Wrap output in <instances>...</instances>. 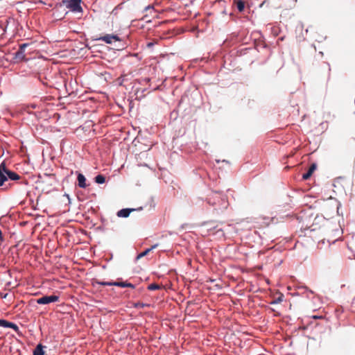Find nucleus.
<instances>
[{
  "label": "nucleus",
  "mask_w": 355,
  "mask_h": 355,
  "mask_svg": "<svg viewBox=\"0 0 355 355\" xmlns=\"http://www.w3.org/2000/svg\"><path fill=\"white\" fill-rule=\"evenodd\" d=\"M6 29H7V26H6V27L4 28V30H3L4 33H6Z\"/></svg>",
  "instance_id": "nucleus-24"
},
{
  "label": "nucleus",
  "mask_w": 355,
  "mask_h": 355,
  "mask_svg": "<svg viewBox=\"0 0 355 355\" xmlns=\"http://www.w3.org/2000/svg\"><path fill=\"white\" fill-rule=\"evenodd\" d=\"M59 300V296L52 295H44L36 300V302L39 304H48L52 302H56Z\"/></svg>",
  "instance_id": "nucleus-4"
},
{
  "label": "nucleus",
  "mask_w": 355,
  "mask_h": 355,
  "mask_svg": "<svg viewBox=\"0 0 355 355\" xmlns=\"http://www.w3.org/2000/svg\"><path fill=\"white\" fill-rule=\"evenodd\" d=\"M160 288H161V286L157 284H151L148 285V289L150 291L157 290V289H159Z\"/></svg>",
  "instance_id": "nucleus-17"
},
{
  "label": "nucleus",
  "mask_w": 355,
  "mask_h": 355,
  "mask_svg": "<svg viewBox=\"0 0 355 355\" xmlns=\"http://www.w3.org/2000/svg\"><path fill=\"white\" fill-rule=\"evenodd\" d=\"M133 211H135L134 209H122L117 212V216L121 218H127Z\"/></svg>",
  "instance_id": "nucleus-10"
},
{
  "label": "nucleus",
  "mask_w": 355,
  "mask_h": 355,
  "mask_svg": "<svg viewBox=\"0 0 355 355\" xmlns=\"http://www.w3.org/2000/svg\"><path fill=\"white\" fill-rule=\"evenodd\" d=\"M1 65H4V63L3 62V58H1Z\"/></svg>",
  "instance_id": "nucleus-23"
},
{
  "label": "nucleus",
  "mask_w": 355,
  "mask_h": 355,
  "mask_svg": "<svg viewBox=\"0 0 355 355\" xmlns=\"http://www.w3.org/2000/svg\"><path fill=\"white\" fill-rule=\"evenodd\" d=\"M45 176L50 179L51 182H55L56 178L54 174H45Z\"/></svg>",
  "instance_id": "nucleus-18"
},
{
  "label": "nucleus",
  "mask_w": 355,
  "mask_h": 355,
  "mask_svg": "<svg viewBox=\"0 0 355 355\" xmlns=\"http://www.w3.org/2000/svg\"><path fill=\"white\" fill-rule=\"evenodd\" d=\"M125 287L134 288L135 286L132 284H131V283L126 282Z\"/></svg>",
  "instance_id": "nucleus-21"
},
{
  "label": "nucleus",
  "mask_w": 355,
  "mask_h": 355,
  "mask_svg": "<svg viewBox=\"0 0 355 355\" xmlns=\"http://www.w3.org/2000/svg\"><path fill=\"white\" fill-rule=\"evenodd\" d=\"M21 178L18 173L8 169L5 163L1 162V191L9 189L13 185L12 181H17Z\"/></svg>",
  "instance_id": "nucleus-3"
},
{
  "label": "nucleus",
  "mask_w": 355,
  "mask_h": 355,
  "mask_svg": "<svg viewBox=\"0 0 355 355\" xmlns=\"http://www.w3.org/2000/svg\"><path fill=\"white\" fill-rule=\"evenodd\" d=\"M99 40H102L107 44H112L113 41H121V39L116 35H105L103 37H101Z\"/></svg>",
  "instance_id": "nucleus-6"
},
{
  "label": "nucleus",
  "mask_w": 355,
  "mask_h": 355,
  "mask_svg": "<svg viewBox=\"0 0 355 355\" xmlns=\"http://www.w3.org/2000/svg\"><path fill=\"white\" fill-rule=\"evenodd\" d=\"M207 201V203L213 207V213L216 215L223 214L229 206L227 197L216 191L209 194Z\"/></svg>",
  "instance_id": "nucleus-1"
},
{
  "label": "nucleus",
  "mask_w": 355,
  "mask_h": 355,
  "mask_svg": "<svg viewBox=\"0 0 355 355\" xmlns=\"http://www.w3.org/2000/svg\"><path fill=\"white\" fill-rule=\"evenodd\" d=\"M157 244H155V245H153L150 248L146 249V250H144V252H142L137 256V259H140V258L147 255L153 249L157 248Z\"/></svg>",
  "instance_id": "nucleus-14"
},
{
  "label": "nucleus",
  "mask_w": 355,
  "mask_h": 355,
  "mask_svg": "<svg viewBox=\"0 0 355 355\" xmlns=\"http://www.w3.org/2000/svg\"><path fill=\"white\" fill-rule=\"evenodd\" d=\"M28 46V44H22L18 49L13 46L11 51L7 46H1V52L5 53L3 59L7 62H18L22 61L25 58L24 49Z\"/></svg>",
  "instance_id": "nucleus-2"
},
{
  "label": "nucleus",
  "mask_w": 355,
  "mask_h": 355,
  "mask_svg": "<svg viewBox=\"0 0 355 355\" xmlns=\"http://www.w3.org/2000/svg\"><path fill=\"white\" fill-rule=\"evenodd\" d=\"M282 295L279 297L277 300H274L273 302H271V304H276V303H279L282 301Z\"/></svg>",
  "instance_id": "nucleus-20"
},
{
  "label": "nucleus",
  "mask_w": 355,
  "mask_h": 355,
  "mask_svg": "<svg viewBox=\"0 0 355 355\" xmlns=\"http://www.w3.org/2000/svg\"><path fill=\"white\" fill-rule=\"evenodd\" d=\"M312 318L313 319H319V318H322V316L313 315V316H312Z\"/></svg>",
  "instance_id": "nucleus-22"
},
{
  "label": "nucleus",
  "mask_w": 355,
  "mask_h": 355,
  "mask_svg": "<svg viewBox=\"0 0 355 355\" xmlns=\"http://www.w3.org/2000/svg\"><path fill=\"white\" fill-rule=\"evenodd\" d=\"M149 306L148 304H145L141 302H137L135 304V308H144L145 306Z\"/></svg>",
  "instance_id": "nucleus-19"
},
{
  "label": "nucleus",
  "mask_w": 355,
  "mask_h": 355,
  "mask_svg": "<svg viewBox=\"0 0 355 355\" xmlns=\"http://www.w3.org/2000/svg\"><path fill=\"white\" fill-rule=\"evenodd\" d=\"M236 5L238 10L241 12L245 8V2L243 0H239L236 1Z\"/></svg>",
  "instance_id": "nucleus-13"
},
{
  "label": "nucleus",
  "mask_w": 355,
  "mask_h": 355,
  "mask_svg": "<svg viewBox=\"0 0 355 355\" xmlns=\"http://www.w3.org/2000/svg\"><path fill=\"white\" fill-rule=\"evenodd\" d=\"M1 327L12 328L16 332H17L19 330V328L16 324L5 320H1Z\"/></svg>",
  "instance_id": "nucleus-9"
},
{
  "label": "nucleus",
  "mask_w": 355,
  "mask_h": 355,
  "mask_svg": "<svg viewBox=\"0 0 355 355\" xmlns=\"http://www.w3.org/2000/svg\"><path fill=\"white\" fill-rule=\"evenodd\" d=\"M95 182L98 184H103L105 182V178L103 175H98L95 177Z\"/></svg>",
  "instance_id": "nucleus-15"
},
{
  "label": "nucleus",
  "mask_w": 355,
  "mask_h": 355,
  "mask_svg": "<svg viewBox=\"0 0 355 355\" xmlns=\"http://www.w3.org/2000/svg\"><path fill=\"white\" fill-rule=\"evenodd\" d=\"M96 283L98 284L102 285V286H119V287H122V288H125V284H126V282H108L96 281Z\"/></svg>",
  "instance_id": "nucleus-7"
},
{
  "label": "nucleus",
  "mask_w": 355,
  "mask_h": 355,
  "mask_svg": "<svg viewBox=\"0 0 355 355\" xmlns=\"http://www.w3.org/2000/svg\"><path fill=\"white\" fill-rule=\"evenodd\" d=\"M78 186L80 188H86V178L82 173H78Z\"/></svg>",
  "instance_id": "nucleus-11"
},
{
  "label": "nucleus",
  "mask_w": 355,
  "mask_h": 355,
  "mask_svg": "<svg viewBox=\"0 0 355 355\" xmlns=\"http://www.w3.org/2000/svg\"><path fill=\"white\" fill-rule=\"evenodd\" d=\"M316 168H317V164L315 163H313L310 166L308 171L306 173L303 174L302 179L304 180H306L309 179L311 178V176L312 175L313 173L315 171Z\"/></svg>",
  "instance_id": "nucleus-8"
},
{
  "label": "nucleus",
  "mask_w": 355,
  "mask_h": 355,
  "mask_svg": "<svg viewBox=\"0 0 355 355\" xmlns=\"http://www.w3.org/2000/svg\"><path fill=\"white\" fill-rule=\"evenodd\" d=\"M33 355H44V346L38 344L33 350Z\"/></svg>",
  "instance_id": "nucleus-12"
},
{
  "label": "nucleus",
  "mask_w": 355,
  "mask_h": 355,
  "mask_svg": "<svg viewBox=\"0 0 355 355\" xmlns=\"http://www.w3.org/2000/svg\"><path fill=\"white\" fill-rule=\"evenodd\" d=\"M78 0H69L68 2L67 7L69 8L73 12H80L82 8L80 5Z\"/></svg>",
  "instance_id": "nucleus-5"
},
{
  "label": "nucleus",
  "mask_w": 355,
  "mask_h": 355,
  "mask_svg": "<svg viewBox=\"0 0 355 355\" xmlns=\"http://www.w3.org/2000/svg\"><path fill=\"white\" fill-rule=\"evenodd\" d=\"M78 1H80H80H81V0H78Z\"/></svg>",
  "instance_id": "nucleus-25"
},
{
  "label": "nucleus",
  "mask_w": 355,
  "mask_h": 355,
  "mask_svg": "<svg viewBox=\"0 0 355 355\" xmlns=\"http://www.w3.org/2000/svg\"><path fill=\"white\" fill-rule=\"evenodd\" d=\"M8 299V302H10L13 299V294L11 293H6L3 295V293H1V299Z\"/></svg>",
  "instance_id": "nucleus-16"
}]
</instances>
